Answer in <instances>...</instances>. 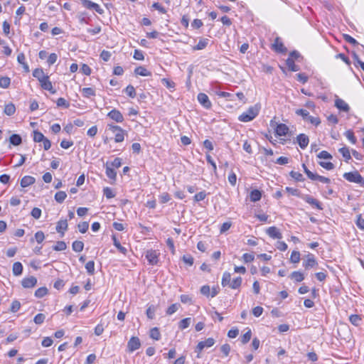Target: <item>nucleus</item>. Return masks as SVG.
Instances as JSON below:
<instances>
[{
  "label": "nucleus",
  "instance_id": "obj_1",
  "mask_svg": "<svg viewBox=\"0 0 364 364\" xmlns=\"http://www.w3.org/2000/svg\"><path fill=\"white\" fill-rule=\"evenodd\" d=\"M298 63L303 65V68L305 70V72L297 74V81L304 84L308 81L309 77L312 75L313 71L311 70L310 65L306 61L304 62L303 56L297 52V71L301 70V65H299Z\"/></svg>",
  "mask_w": 364,
  "mask_h": 364
},
{
  "label": "nucleus",
  "instance_id": "obj_2",
  "mask_svg": "<svg viewBox=\"0 0 364 364\" xmlns=\"http://www.w3.org/2000/svg\"><path fill=\"white\" fill-rule=\"evenodd\" d=\"M242 279L241 277H237L231 280V274L228 272H225L223 274L221 284L223 287L228 286L232 289H239L242 284Z\"/></svg>",
  "mask_w": 364,
  "mask_h": 364
},
{
  "label": "nucleus",
  "instance_id": "obj_3",
  "mask_svg": "<svg viewBox=\"0 0 364 364\" xmlns=\"http://www.w3.org/2000/svg\"><path fill=\"white\" fill-rule=\"evenodd\" d=\"M259 114V108L257 105L252 106L238 117V120L242 122H248L253 120Z\"/></svg>",
  "mask_w": 364,
  "mask_h": 364
},
{
  "label": "nucleus",
  "instance_id": "obj_4",
  "mask_svg": "<svg viewBox=\"0 0 364 364\" xmlns=\"http://www.w3.org/2000/svg\"><path fill=\"white\" fill-rule=\"evenodd\" d=\"M215 343V340L213 338H208L205 341H200L196 347L195 348V352L197 353V358H200L201 352L205 349L208 348L212 347Z\"/></svg>",
  "mask_w": 364,
  "mask_h": 364
},
{
  "label": "nucleus",
  "instance_id": "obj_5",
  "mask_svg": "<svg viewBox=\"0 0 364 364\" xmlns=\"http://www.w3.org/2000/svg\"><path fill=\"white\" fill-rule=\"evenodd\" d=\"M343 178L349 182L364 186V179L358 171L348 172L343 174Z\"/></svg>",
  "mask_w": 364,
  "mask_h": 364
},
{
  "label": "nucleus",
  "instance_id": "obj_6",
  "mask_svg": "<svg viewBox=\"0 0 364 364\" xmlns=\"http://www.w3.org/2000/svg\"><path fill=\"white\" fill-rule=\"evenodd\" d=\"M297 114L301 115L305 122H309L313 125L318 126L321 123L319 118L311 116L306 109H297Z\"/></svg>",
  "mask_w": 364,
  "mask_h": 364
},
{
  "label": "nucleus",
  "instance_id": "obj_7",
  "mask_svg": "<svg viewBox=\"0 0 364 364\" xmlns=\"http://www.w3.org/2000/svg\"><path fill=\"white\" fill-rule=\"evenodd\" d=\"M107 128L112 132H117L114 136V141L116 143H119L124 141L125 131L122 127L117 125L109 124H107Z\"/></svg>",
  "mask_w": 364,
  "mask_h": 364
},
{
  "label": "nucleus",
  "instance_id": "obj_8",
  "mask_svg": "<svg viewBox=\"0 0 364 364\" xmlns=\"http://www.w3.org/2000/svg\"><path fill=\"white\" fill-rule=\"evenodd\" d=\"M270 126L275 129L276 134L279 136H286L289 130V128L286 124H277L273 120H271Z\"/></svg>",
  "mask_w": 364,
  "mask_h": 364
},
{
  "label": "nucleus",
  "instance_id": "obj_9",
  "mask_svg": "<svg viewBox=\"0 0 364 364\" xmlns=\"http://www.w3.org/2000/svg\"><path fill=\"white\" fill-rule=\"evenodd\" d=\"M159 253L156 250H149L146 252L145 257L151 265H156L159 262Z\"/></svg>",
  "mask_w": 364,
  "mask_h": 364
},
{
  "label": "nucleus",
  "instance_id": "obj_10",
  "mask_svg": "<svg viewBox=\"0 0 364 364\" xmlns=\"http://www.w3.org/2000/svg\"><path fill=\"white\" fill-rule=\"evenodd\" d=\"M317 264L318 262H316L314 255L311 253H309L306 256L302 262V265L305 269L313 268Z\"/></svg>",
  "mask_w": 364,
  "mask_h": 364
},
{
  "label": "nucleus",
  "instance_id": "obj_11",
  "mask_svg": "<svg viewBox=\"0 0 364 364\" xmlns=\"http://www.w3.org/2000/svg\"><path fill=\"white\" fill-rule=\"evenodd\" d=\"M296 58V50H292L290 53V56L285 61V68H287L289 71H296V65L294 64V60ZM283 71H284V67H280Z\"/></svg>",
  "mask_w": 364,
  "mask_h": 364
},
{
  "label": "nucleus",
  "instance_id": "obj_12",
  "mask_svg": "<svg viewBox=\"0 0 364 364\" xmlns=\"http://www.w3.org/2000/svg\"><path fill=\"white\" fill-rule=\"evenodd\" d=\"M140 339L136 336H132L127 343V350L129 353H132L141 347Z\"/></svg>",
  "mask_w": 364,
  "mask_h": 364
},
{
  "label": "nucleus",
  "instance_id": "obj_13",
  "mask_svg": "<svg viewBox=\"0 0 364 364\" xmlns=\"http://www.w3.org/2000/svg\"><path fill=\"white\" fill-rule=\"evenodd\" d=\"M306 176L309 179L314 181H319L322 183H330L331 179L328 178H326L325 176H320L317 174L316 173H313L312 171H306Z\"/></svg>",
  "mask_w": 364,
  "mask_h": 364
},
{
  "label": "nucleus",
  "instance_id": "obj_14",
  "mask_svg": "<svg viewBox=\"0 0 364 364\" xmlns=\"http://www.w3.org/2000/svg\"><path fill=\"white\" fill-rule=\"evenodd\" d=\"M272 49L279 53H286L287 51L279 37L275 38L274 43L272 45Z\"/></svg>",
  "mask_w": 364,
  "mask_h": 364
},
{
  "label": "nucleus",
  "instance_id": "obj_15",
  "mask_svg": "<svg viewBox=\"0 0 364 364\" xmlns=\"http://www.w3.org/2000/svg\"><path fill=\"white\" fill-rule=\"evenodd\" d=\"M197 98L200 104L205 109H210L212 107V103L206 94L200 92L198 95Z\"/></svg>",
  "mask_w": 364,
  "mask_h": 364
},
{
  "label": "nucleus",
  "instance_id": "obj_16",
  "mask_svg": "<svg viewBox=\"0 0 364 364\" xmlns=\"http://www.w3.org/2000/svg\"><path fill=\"white\" fill-rule=\"evenodd\" d=\"M107 117L118 123L122 122L124 121V117L122 114L116 109H113L109 112H108Z\"/></svg>",
  "mask_w": 364,
  "mask_h": 364
},
{
  "label": "nucleus",
  "instance_id": "obj_17",
  "mask_svg": "<svg viewBox=\"0 0 364 364\" xmlns=\"http://www.w3.org/2000/svg\"><path fill=\"white\" fill-rule=\"evenodd\" d=\"M37 284V279L31 276L29 277H26L22 279L21 281V285L23 288H33Z\"/></svg>",
  "mask_w": 364,
  "mask_h": 364
},
{
  "label": "nucleus",
  "instance_id": "obj_18",
  "mask_svg": "<svg viewBox=\"0 0 364 364\" xmlns=\"http://www.w3.org/2000/svg\"><path fill=\"white\" fill-rule=\"evenodd\" d=\"M302 198L312 207H315L318 210H323L321 203L316 198H314L312 196L306 195L303 196Z\"/></svg>",
  "mask_w": 364,
  "mask_h": 364
},
{
  "label": "nucleus",
  "instance_id": "obj_19",
  "mask_svg": "<svg viewBox=\"0 0 364 364\" xmlns=\"http://www.w3.org/2000/svg\"><path fill=\"white\" fill-rule=\"evenodd\" d=\"M68 221L67 220H60L56 225L55 230L60 234L61 237H63L65 232L68 230Z\"/></svg>",
  "mask_w": 364,
  "mask_h": 364
},
{
  "label": "nucleus",
  "instance_id": "obj_20",
  "mask_svg": "<svg viewBox=\"0 0 364 364\" xmlns=\"http://www.w3.org/2000/svg\"><path fill=\"white\" fill-rule=\"evenodd\" d=\"M266 232L270 237L273 239H281L282 237L279 230L275 226H272L267 228Z\"/></svg>",
  "mask_w": 364,
  "mask_h": 364
},
{
  "label": "nucleus",
  "instance_id": "obj_21",
  "mask_svg": "<svg viewBox=\"0 0 364 364\" xmlns=\"http://www.w3.org/2000/svg\"><path fill=\"white\" fill-rule=\"evenodd\" d=\"M309 142V139L307 135L304 134H300L297 135V144L301 149H305Z\"/></svg>",
  "mask_w": 364,
  "mask_h": 364
},
{
  "label": "nucleus",
  "instance_id": "obj_22",
  "mask_svg": "<svg viewBox=\"0 0 364 364\" xmlns=\"http://www.w3.org/2000/svg\"><path fill=\"white\" fill-rule=\"evenodd\" d=\"M335 106L341 111L348 112L350 109L349 105L342 99L335 100Z\"/></svg>",
  "mask_w": 364,
  "mask_h": 364
},
{
  "label": "nucleus",
  "instance_id": "obj_23",
  "mask_svg": "<svg viewBox=\"0 0 364 364\" xmlns=\"http://www.w3.org/2000/svg\"><path fill=\"white\" fill-rule=\"evenodd\" d=\"M36 182V179L34 177L31 176H25L21 180V186L23 188L28 187Z\"/></svg>",
  "mask_w": 364,
  "mask_h": 364
},
{
  "label": "nucleus",
  "instance_id": "obj_24",
  "mask_svg": "<svg viewBox=\"0 0 364 364\" xmlns=\"http://www.w3.org/2000/svg\"><path fill=\"white\" fill-rule=\"evenodd\" d=\"M112 240H113V245L117 248L119 252L123 254L124 255H127V249L122 246L119 241L117 240L115 235H112Z\"/></svg>",
  "mask_w": 364,
  "mask_h": 364
},
{
  "label": "nucleus",
  "instance_id": "obj_25",
  "mask_svg": "<svg viewBox=\"0 0 364 364\" xmlns=\"http://www.w3.org/2000/svg\"><path fill=\"white\" fill-rule=\"evenodd\" d=\"M105 167L107 176L113 181H116L117 171L110 166H109L108 162L106 163Z\"/></svg>",
  "mask_w": 364,
  "mask_h": 364
},
{
  "label": "nucleus",
  "instance_id": "obj_26",
  "mask_svg": "<svg viewBox=\"0 0 364 364\" xmlns=\"http://www.w3.org/2000/svg\"><path fill=\"white\" fill-rule=\"evenodd\" d=\"M33 76L36 78L38 79V80L41 82H42L44 79H46V76L45 74H44V72L42 68H36L33 71Z\"/></svg>",
  "mask_w": 364,
  "mask_h": 364
},
{
  "label": "nucleus",
  "instance_id": "obj_27",
  "mask_svg": "<svg viewBox=\"0 0 364 364\" xmlns=\"http://www.w3.org/2000/svg\"><path fill=\"white\" fill-rule=\"evenodd\" d=\"M134 73L141 76H151V73L143 66H138L134 69Z\"/></svg>",
  "mask_w": 364,
  "mask_h": 364
},
{
  "label": "nucleus",
  "instance_id": "obj_28",
  "mask_svg": "<svg viewBox=\"0 0 364 364\" xmlns=\"http://www.w3.org/2000/svg\"><path fill=\"white\" fill-rule=\"evenodd\" d=\"M12 271H13L14 275H15V276L21 275L23 272L22 264L19 262H14L13 264Z\"/></svg>",
  "mask_w": 364,
  "mask_h": 364
},
{
  "label": "nucleus",
  "instance_id": "obj_29",
  "mask_svg": "<svg viewBox=\"0 0 364 364\" xmlns=\"http://www.w3.org/2000/svg\"><path fill=\"white\" fill-rule=\"evenodd\" d=\"M9 141L14 146H18L22 143V138L19 134H13L9 138Z\"/></svg>",
  "mask_w": 364,
  "mask_h": 364
},
{
  "label": "nucleus",
  "instance_id": "obj_30",
  "mask_svg": "<svg viewBox=\"0 0 364 364\" xmlns=\"http://www.w3.org/2000/svg\"><path fill=\"white\" fill-rule=\"evenodd\" d=\"M209 40L208 38H200L196 46L193 48L194 50H199L204 49L208 44Z\"/></svg>",
  "mask_w": 364,
  "mask_h": 364
},
{
  "label": "nucleus",
  "instance_id": "obj_31",
  "mask_svg": "<svg viewBox=\"0 0 364 364\" xmlns=\"http://www.w3.org/2000/svg\"><path fill=\"white\" fill-rule=\"evenodd\" d=\"M250 200L252 202H257L261 199L262 193L257 189H254L250 192Z\"/></svg>",
  "mask_w": 364,
  "mask_h": 364
},
{
  "label": "nucleus",
  "instance_id": "obj_32",
  "mask_svg": "<svg viewBox=\"0 0 364 364\" xmlns=\"http://www.w3.org/2000/svg\"><path fill=\"white\" fill-rule=\"evenodd\" d=\"M338 151L342 154L346 162H348L351 159L350 152L348 147L343 146L339 149Z\"/></svg>",
  "mask_w": 364,
  "mask_h": 364
},
{
  "label": "nucleus",
  "instance_id": "obj_33",
  "mask_svg": "<svg viewBox=\"0 0 364 364\" xmlns=\"http://www.w3.org/2000/svg\"><path fill=\"white\" fill-rule=\"evenodd\" d=\"M72 248L76 252H82L84 248V243L82 241L75 240L73 242Z\"/></svg>",
  "mask_w": 364,
  "mask_h": 364
},
{
  "label": "nucleus",
  "instance_id": "obj_34",
  "mask_svg": "<svg viewBox=\"0 0 364 364\" xmlns=\"http://www.w3.org/2000/svg\"><path fill=\"white\" fill-rule=\"evenodd\" d=\"M149 336L154 340L159 341L161 338V333L159 328H152L150 330Z\"/></svg>",
  "mask_w": 364,
  "mask_h": 364
},
{
  "label": "nucleus",
  "instance_id": "obj_35",
  "mask_svg": "<svg viewBox=\"0 0 364 364\" xmlns=\"http://www.w3.org/2000/svg\"><path fill=\"white\" fill-rule=\"evenodd\" d=\"M16 112V107L13 103H9L6 105L4 107V112L8 115L11 116L13 115Z\"/></svg>",
  "mask_w": 364,
  "mask_h": 364
},
{
  "label": "nucleus",
  "instance_id": "obj_36",
  "mask_svg": "<svg viewBox=\"0 0 364 364\" xmlns=\"http://www.w3.org/2000/svg\"><path fill=\"white\" fill-rule=\"evenodd\" d=\"M67 197V194L65 191H58L55 194V200L59 203H62L65 199Z\"/></svg>",
  "mask_w": 364,
  "mask_h": 364
},
{
  "label": "nucleus",
  "instance_id": "obj_37",
  "mask_svg": "<svg viewBox=\"0 0 364 364\" xmlns=\"http://www.w3.org/2000/svg\"><path fill=\"white\" fill-rule=\"evenodd\" d=\"M191 323V318L188 317V318H183L178 323V328L181 330L187 328L190 326Z\"/></svg>",
  "mask_w": 364,
  "mask_h": 364
},
{
  "label": "nucleus",
  "instance_id": "obj_38",
  "mask_svg": "<svg viewBox=\"0 0 364 364\" xmlns=\"http://www.w3.org/2000/svg\"><path fill=\"white\" fill-rule=\"evenodd\" d=\"M82 95L85 97H90L95 95V90L92 87H84L82 89Z\"/></svg>",
  "mask_w": 364,
  "mask_h": 364
},
{
  "label": "nucleus",
  "instance_id": "obj_39",
  "mask_svg": "<svg viewBox=\"0 0 364 364\" xmlns=\"http://www.w3.org/2000/svg\"><path fill=\"white\" fill-rule=\"evenodd\" d=\"M48 289L45 287H42L36 290L35 296L37 298H42L44 296H46L48 294Z\"/></svg>",
  "mask_w": 364,
  "mask_h": 364
},
{
  "label": "nucleus",
  "instance_id": "obj_40",
  "mask_svg": "<svg viewBox=\"0 0 364 364\" xmlns=\"http://www.w3.org/2000/svg\"><path fill=\"white\" fill-rule=\"evenodd\" d=\"M124 92L130 97L134 98L136 97V90L134 86L129 85L125 89Z\"/></svg>",
  "mask_w": 364,
  "mask_h": 364
},
{
  "label": "nucleus",
  "instance_id": "obj_41",
  "mask_svg": "<svg viewBox=\"0 0 364 364\" xmlns=\"http://www.w3.org/2000/svg\"><path fill=\"white\" fill-rule=\"evenodd\" d=\"M11 84V79L9 77H0V87L8 88Z\"/></svg>",
  "mask_w": 364,
  "mask_h": 364
},
{
  "label": "nucleus",
  "instance_id": "obj_42",
  "mask_svg": "<svg viewBox=\"0 0 364 364\" xmlns=\"http://www.w3.org/2000/svg\"><path fill=\"white\" fill-rule=\"evenodd\" d=\"M41 86L43 90H48L52 89V83L49 80V77L46 76V79H44L42 82H40Z\"/></svg>",
  "mask_w": 364,
  "mask_h": 364
},
{
  "label": "nucleus",
  "instance_id": "obj_43",
  "mask_svg": "<svg viewBox=\"0 0 364 364\" xmlns=\"http://www.w3.org/2000/svg\"><path fill=\"white\" fill-rule=\"evenodd\" d=\"M45 139H46V137L41 132H39L38 130H35L33 132V141L35 142H41Z\"/></svg>",
  "mask_w": 364,
  "mask_h": 364
},
{
  "label": "nucleus",
  "instance_id": "obj_44",
  "mask_svg": "<svg viewBox=\"0 0 364 364\" xmlns=\"http://www.w3.org/2000/svg\"><path fill=\"white\" fill-rule=\"evenodd\" d=\"M85 269L90 275H93L95 273V262L91 260L86 263Z\"/></svg>",
  "mask_w": 364,
  "mask_h": 364
},
{
  "label": "nucleus",
  "instance_id": "obj_45",
  "mask_svg": "<svg viewBox=\"0 0 364 364\" xmlns=\"http://www.w3.org/2000/svg\"><path fill=\"white\" fill-rule=\"evenodd\" d=\"M67 247L66 243L64 241H58L56 245L53 247L55 251H63Z\"/></svg>",
  "mask_w": 364,
  "mask_h": 364
},
{
  "label": "nucleus",
  "instance_id": "obj_46",
  "mask_svg": "<svg viewBox=\"0 0 364 364\" xmlns=\"http://www.w3.org/2000/svg\"><path fill=\"white\" fill-rule=\"evenodd\" d=\"M156 307L154 305H150L146 311V314L149 319H153L155 316Z\"/></svg>",
  "mask_w": 364,
  "mask_h": 364
},
{
  "label": "nucleus",
  "instance_id": "obj_47",
  "mask_svg": "<svg viewBox=\"0 0 364 364\" xmlns=\"http://www.w3.org/2000/svg\"><path fill=\"white\" fill-rule=\"evenodd\" d=\"M349 320L353 325L358 326L360 324L361 318L360 317V316L357 314H352L351 316H350Z\"/></svg>",
  "mask_w": 364,
  "mask_h": 364
},
{
  "label": "nucleus",
  "instance_id": "obj_48",
  "mask_svg": "<svg viewBox=\"0 0 364 364\" xmlns=\"http://www.w3.org/2000/svg\"><path fill=\"white\" fill-rule=\"evenodd\" d=\"M180 307V304L178 303L171 304L166 310V313L167 315H171L174 314Z\"/></svg>",
  "mask_w": 364,
  "mask_h": 364
},
{
  "label": "nucleus",
  "instance_id": "obj_49",
  "mask_svg": "<svg viewBox=\"0 0 364 364\" xmlns=\"http://www.w3.org/2000/svg\"><path fill=\"white\" fill-rule=\"evenodd\" d=\"M21 308V303L18 300H14L11 303V307H10V311L12 313L17 312Z\"/></svg>",
  "mask_w": 364,
  "mask_h": 364
},
{
  "label": "nucleus",
  "instance_id": "obj_50",
  "mask_svg": "<svg viewBox=\"0 0 364 364\" xmlns=\"http://www.w3.org/2000/svg\"><path fill=\"white\" fill-rule=\"evenodd\" d=\"M45 318H46L45 314L40 313L35 316V317L33 318V321L35 322V323L40 325L44 322Z\"/></svg>",
  "mask_w": 364,
  "mask_h": 364
},
{
  "label": "nucleus",
  "instance_id": "obj_51",
  "mask_svg": "<svg viewBox=\"0 0 364 364\" xmlns=\"http://www.w3.org/2000/svg\"><path fill=\"white\" fill-rule=\"evenodd\" d=\"M353 58L354 60L355 65L358 66L359 65L361 69L364 71V62L360 60L358 55L355 53H353Z\"/></svg>",
  "mask_w": 364,
  "mask_h": 364
},
{
  "label": "nucleus",
  "instance_id": "obj_52",
  "mask_svg": "<svg viewBox=\"0 0 364 364\" xmlns=\"http://www.w3.org/2000/svg\"><path fill=\"white\" fill-rule=\"evenodd\" d=\"M206 196H207V194L205 191H200L194 196V197H193L194 201L195 202L201 201L205 198Z\"/></svg>",
  "mask_w": 364,
  "mask_h": 364
},
{
  "label": "nucleus",
  "instance_id": "obj_53",
  "mask_svg": "<svg viewBox=\"0 0 364 364\" xmlns=\"http://www.w3.org/2000/svg\"><path fill=\"white\" fill-rule=\"evenodd\" d=\"M56 104L58 107H63L65 108H68L70 107V103L63 97L58 98Z\"/></svg>",
  "mask_w": 364,
  "mask_h": 364
},
{
  "label": "nucleus",
  "instance_id": "obj_54",
  "mask_svg": "<svg viewBox=\"0 0 364 364\" xmlns=\"http://www.w3.org/2000/svg\"><path fill=\"white\" fill-rule=\"evenodd\" d=\"M103 194L108 199L115 197V194L113 193L112 190L109 187L104 188Z\"/></svg>",
  "mask_w": 364,
  "mask_h": 364
},
{
  "label": "nucleus",
  "instance_id": "obj_55",
  "mask_svg": "<svg viewBox=\"0 0 364 364\" xmlns=\"http://www.w3.org/2000/svg\"><path fill=\"white\" fill-rule=\"evenodd\" d=\"M251 336H252L251 330L248 329V331L245 333H244L243 336H242L241 342L243 344L248 343L251 338Z\"/></svg>",
  "mask_w": 364,
  "mask_h": 364
},
{
  "label": "nucleus",
  "instance_id": "obj_56",
  "mask_svg": "<svg viewBox=\"0 0 364 364\" xmlns=\"http://www.w3.org/2000/svg\"><path fill=\"white\" fill-rule=\"evenodd\" d=\"M182 260L189 266H192L194 262L193 257L190 255H184L182 257Z\"/></svg>",
  "mask_w": 364,
  "mask_h": 364
},
{
  "label": "nucleus",
  "instance_id": "obj_57",
  "mask_svg": "<svg viewBox=\"0 0 364 364\" xmlns=\"http://www.w3.org/2000/svg\"><path fill=\"white\" fill-rule=\"evenodd\" d=\"M77 228L81 233H85L89 228V223L87 222H82L78 224Z\"/></svg>",
  "mask_w": 364,
  "mask_h": 364
},
{
  "label": "nucleus",
  "instance_id": "obj_58",
  "mask_svg": "<svg viewBox=\"0 0 364 364\" xmlns=\"http://www.w3.org/2000/svg\"><path fill=\"white\" fill-rule=\"evenodd\" d=\"M343 38L346 42L352 44L353 46L358 45V41L348 34H343Z\"/></svg>",
  "mask_w": 364,
  "mask_h": 364
},
{
  "label": "nucleus",
  "instance_id": "obj_59",
  "mask_svg": "<svg viewBox=\"0 0 364 364\" xmlns=\"http://www.w3.org/2000/svg\"><path fill=\"white\" fill-rule=\"evenodd\" d=\"M31 215L35 219H39L41 215V210L38 208H33L31 212Z\"/></svg>",
  "mask_w": 364,
  "mask_h": 364
},
{
  "label": "nucleus",
  "instance_id": "obj_60",
  "mask_svg": "<svg viewBox=\"0 0 364 364\" xmlns=\"http://www.w3.org/2000/svg\"><path fill=\"white\" fill-rule=\"evenodd\" d=\"M35 239L38 243H41L45 239V235L43 231L39 230L35 234Z\"/></svg>",
  "mask_w": 364,
  "mask_h": 364
},
{
  "label": "nucleus",
  "instance_id": "obj_61",
  "mask_svg": "<svg viewBox=\"0 0 364 364\" xmlns=\"http://www.w3.org/2000/svg\"><path fill=\"white\" fill-rule=\"evenodd\" d=\"M230 349V346L228 343H225L220 347V350L225 356H228L229 355Z\"/></svg>",
  "mask_w": 364,
  "mask_h": 364
},
{
  "label": "nucleus",
  "instance_id": "obj_62",
  "mask_svg": "<svg viewBox=\"0 0 364 364\" xmlns=\"http://www.w3.org/2000/svg\"><path fill=\"white\" fill-rule=\"evenodd\" d=\"M318 164L322 168L326 170H332L334 168V165L331 162L320 161Z\"/></svg>",
  "mask_w": 364,
  "mask_h": 364
},
{
  "label": "nucleus",
  "instance_id": "obj_63",
  "mask_svg": "<svg viewBox=\"0 0 364 364\" xmlns=\"http://www.w3.org/2000/svg\"><path fill=\"white\" fill-rule=\"evenodd\" d=\"M57 59H58V55L56 53H50L48 57L47 62L49 65H51L56 62Z\"/></svg>",
  "mask_w": 364,
  "mask_h": 364
},
{
  "label": "nucleus",
  "instance_id": "obj_64",
  "mask_svg": "<svg viewBox=\"0 0 364 364\" xmlns=\"http://www.w3.org/2000/svg\"><path fill=\"white\" fill-rule=\"evenodd\" d=\"M356 225L360 229L364 230V219L361 217V215L358 216Z\"/></svg>",
  "mask_w": 364,
  "mask_h": 364
}]
</instances>
